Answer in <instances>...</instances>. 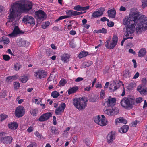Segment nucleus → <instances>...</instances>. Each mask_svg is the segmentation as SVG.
<instances>
[{"label": "nucleus", "instance_id": "1", "mask_svg": "<svg viewBox=\"0 0 147 147\" xmlns=\"http://www.w3.org/2000/svg\"><path fill=\"white\" fill-rule=\"evenodd\" d=\"M32 7V3L25 0H20L13 3L11 6L6 25L16 26L19 20L18 17L22 13L28 12Z\"/></svg>", "mask_w": 147, "mask_h": 147}, {"label": "nucleus", "instance_id": "2", "mask_svg": "<svg viewBox=\"0 0 147 147\" xmlns=\"http://www.w3.org/2000/svg\"><path fill=\"white\" fill-rule=\"evenodd\" d=\"M139 12L136 11L130 13L129 16L125 17L123 24L125 25H130L129 27L134 28L136 25V33L140 34L147 30V17L144 15L139 16Z\"/></svg>", "mask_w": 147, "mask_h": 147}, {"label": "nucleus", "instance_id": "3", "mask_svg": "<svg viewBox=\"0 0 147 147\" xmlns=\"http://www.w3.org/2000/svg\"><path fill=\"white\" fill-rule=\"evenodd\" d=\"M88 100L85 97L75 98L73 103L75 107L79 110L84 109L87 106Z\"/></svg>", "mask_w": 147, "mask_h": 147}, {"label": "nucleus", "instance_id": "4", "mask_svg": "<svg viewBox=\"0 0 147 147\" xmlns=\"http://www.w3.org/2000/svg\"><path fill=\"white\" fill-rule=\"evenodd\" d=\"M135 102L134 98L133 97H124L121 100V105L125 109L130 110L133 108V105Z\"/></svg>", "mask_w": 147, "mask_h": 147}, {"label": "nucleus", "instance_id": "5", "mask_svg": "<svg viewBox=\"0 0 147 147\" xmlns=\"http://www.w3.org/2000/svg\"><path fill=\"white\" fill-rule=\"evenodd\" d=\"M111 39L109 38L105 42V45L107 48L111 49H113L116 46L118 40V37L116 35L113 36L112 40L110 42Z\"/></svg>", "mask_w": 147, "mask_h": 147}, {"label": "nucleus", "instance_id": "6", "mask_svg": "<svg viewBox=\"0 0 147 147\" xmlns=\"http://www.w3.org/2000/svg\"><path fill=\"white\" fill-rule=\"evenodd\" d=\"M93 119L95 123L102 126L106 125L107 123V120L103 115H102L101 116H96L94 117Z\"/></svg>", "mask_w": 147, "mask_h": 147}, {"label": "nucleus", "instance_id": "7", "mask_svg": "<svg viewBox=\"0 0 147 147\" xmlns=\"http://www.w3.org/2000/svg\"><path fill=\"white\" fill-rule=\"evenodd\" d=\"M36 17L38 23L40 24L46 18V14L42 10H39L35 12Z\"/></svg>", "mask_w": 147, "mask_h": 147}, {"label": "nucleus", "instance_id": "8", "mask_svg": "<svg viewBox=\"0 0 147 147\" xmlns=\"http://www.w3.org/2000/svg\"><path fill=\"white\" fill-rule=\"evenodd\" d=\"M119 112L118 108L116 107H112L111 108H107L104 111L105 114L109 116L115 115Z\"/></svg>", "mask_w": 147, "mask_h": 147}, {"label": "nucleus", "instance_id": "9", "mask_svg": "<svg viewBox=\"0 0 147 147\" xmlns=\"http://www.w3.org/2000/svg\"><path fill=\"white\" fill-rule=\"evenodd\" d=\"M134 28L129 27L126 26L124 28V31L125 32L124 37L128 39H132L133 37H132L133 32V28Z\"/></svg>", "mask_w": 147, "mask_h": 147}, {"label": "nucleus", "instance_id": "10", "mask_svg": "<svg viewBox=\"0 0 147 147\" xmlns=\"http://www.w3.org/2000/svg\"><path fill=\"white\" fill-rule=\"evenodd\" d=\"M116 101L115 98L109 96L107 99H105V101L103 102V103L105 107H112L115 105Z\"/></svg>", "mask_w": 147, "mask_h": 147}, {"label": "nucleus", "instance_id": "11", "mask_svg": "<svg viewBox=\"0 0 147 147\" xmlns=\"http://www.w3.org/2000/svg\"><path fill=\"white\" fill-rule=\"evenodd\" d=\"M25 113L24 107L20 106L16 108L15 111L16 116L18 117H22L24 115Z\"/></svg>", "mask_w": 147, "mask_h": 147}, {"label": "nucleus", "instance_id": "12", "mask_svg": "<svg viewBox=\"0 0 147 147\" xmlns=\"http://www.w3.org/2000/svg\"><path fill=\"white\" fill-rule=\"evenodd\" d=\"M66 105L63 102H62L59 105V106L57 108H56L55 111V113L57 115H61L62 113H63Z\"/></svg>", "mask_w": 147, "mask_h": 147}, {"label": "nucleus", "instance_id": "13", "mask_svg": "<svg viewBox=\"0 0 147 147\" xmlns=\"http://www.w3.org/2000/svg\"><path fill=\"white\" fill-rule=\"evenodd\" d=\"M23 33L20 30L19 28L17 26H15L13 32L8 35L11 38H13L14 37H17L19 35Z\"/></svg>", "mask_w": 147, "mask_h": 147}, {"label": "nucleus", "instance_id": "14", "mask_svg": "<svg viewBox=\"0 0 147 147\" xmlns=\"http://www.w3.org/2000/svg\"><path fill=\"white\" fill-rule=\"evenodd\" d=\"M34 76L37 78L41 79L46 77L47 74L45 71L40 69L35 72Z\"/></svg>", "mask_w": 147, "mask_h": 147}, {"label": "nucleus", "instance_id": "15", "mask_svg": "<svg viewBox=\"0 0 147 147\" xmlns=\"http://www.w3.org/2000/svg\"><path fill=\"white\" fill-rule=\"evenodd\" d=\"M23 21L26 23H28L33 25L35 24L34 19L32 16H25L23 18Z\"/></svg>", "mask_w": 147, "mask_h": 147}, {"label": "nucleus", "instance_id": "16", "mask_svg": "<svg viewBox=\"0 0 147 147\" xmlns=\"http://www.w3.org/2000/svg\"><path fill=\"white\" fill-rule=\"evenodd\" d=\"M66 13L67 16H60L57 19L55 20V21L58 22L64 19L68 18L70 17V16H74V11L68 10L66 11Z\"/></svg>", "mask_w": 147, "mask_h": 147}, {"label": "nucleus", "instance_id": "17", "mask_svg": "<svg viewBox=\"0 0 147 147\" xmlns=\"http://www.w3.org/2000/svg\"><path fill=\"white\" fill-rule=\"evenodd\" d=\"M105 11L104 8L101 7L98 9L94 11L92 14V16L93 17L96 18L101 16L103 14Z\"/></svg>", "mask_w": 147, "mask_h": 147}, {"label": "nucleus", "instance_id": "18", "mask_svg": "<svg viewBox=\"0 0 147 147\" xmlns=\"http://www.w3.org/2000/svg\"><path fill=\"white\" fill-rule=\"evenodd\" d=\"M13 138L10 136L3 137L1 142L3 143L6 144H10L12 142Z\"/></svg>", "mask_w": 147, "mask_h": 147}, {"label": "nucleus", "instance_id": "19", "mask_svg": "<svg viewBox=\"0 0 147 147\" xmlns=\"http://www.w3.org/2000/svg\"><path fill=\"white\" fill-rule=\"evenodd\" d=\"M51 116L52 114L51 113H47L41 116L39 120L40 121H43L48 120Z\"/></svg>", "mask_w": 147, "mask_h": 147}, {"label": "nucleus", "instance_id": "20", "mask_svg": "<svg viewBox=\"0 0 147 147\" xmlns=\"http://www.w3.org/2000/svg\"><path fill=\"white\" fill-rule=\"evenodd\" d=\"M89 8L90 6H89L83 7L78 5L75 6L74 7V9L75 10L78 11H84L88 9Z\"/></svg>", "mask_w": 147, "mask_h": 147}, {"label": "nucleus", "instance_id": "21", "mask_svg": "<svg viewBox=\"0 0 147 147\" xmlns=\"http://www.w3.org/2000/svg\"><path fill=\"white\" fill-rule=\"evenodd\" d=\"M115 135L114 133H109L107 136V139L108 143H110L115 139Z\"/></svg>", "mask_w": 147, "mask_h": 147}, {"label": "nucleus", "instance_id": "22", "mask_svg": "<svg viewBox=\"0 0 147 147\" xmlns=\"http://www.w3.org/2000/svg\"><path fill=\"white\" fill-rule=\"evenodd\" d=\"M146 54V51L145 48H142L139 51L138 55L139 57H142L144 56Z\"/></svg>", "mask_w": 147, "mask_h": 147}, {"label": "nucleus", "instance_id": "23", "mask_svg": "<svg viewBox=\"0 0 147 147\" xmlns=\"http://www.w3.org/2000/svg\"><path fill=\"white\" fill-rule=\"evenodd\" d=\"M122 123L124 124H126L127 123V121L126 120L124 119L122 117H119L115 119V123L117 125L118 123Z\"/></svg>", "mask_w": 147, "mask_h": 147}, {"label": "nucleus", "instance_id": "24", "mask_svg": "<svg viewBox=\"0 0 147 147\" xmlns=\"http://www.w3.org/2000/svg\"><path fill=\"white\" fill-rule=\"evenodd\" d=\"M8 126L9 128L10 129L14 130L17 128L18 125L15 122H11L8 124Z\"/></svg>", "mask_w": 147, "mask_h": 147}, {"label": "nucleus", "instance_id": "25", "mask_svg": "<svg viewBox=\"0 0 147 147\" xmlns=\"http://www.w3.org/2000/svg\"><path fill=\"white\" fill-rule=\"evenodd\" d=\"M78 89V88L77 86H75L70 88L68 90V94L70 95L76 92Z\"/></svg>", "mask_w": 147, "mask_h": 147}, {"label": "nucleus", "instance_id": "26", "mask_svg": "<svg viewBox=\"0 0 147 147\" xmlns=\"http://www.w3.org/2000/svg\"><path fill=\"white\" fill-rule=\"evenodd\" d=\"M69 58V55L67 54H64L61 56V60L65 62H67Z\"/></svg>", "mask_w": 147, "mask_h": 147}, {"label": "nucleus", "instance_id": "27", "mask_svg": "<svg viewBox=\"0 0 147 147\" xmlns=\"http://www.w3.org/2000/svg\"><path fill=\"white\" fill-rule=\"evenodd\" d=\"M109 16L111 18H114L115 16L116 11L115 10L111 9L107 11Z\"/></svg>", "mask_w": 147, "mask_h": 147}, {"label": "nucleus", "instance_id": "28", "mask_svg": "<svg viewBox=\"0 0 147 147\" xmlns=\"http://www.w3.org/2000/svg\"><path fill=\"white\" fill-rule=\"evenodd\" d=\"M17 45L19 46H25L26 41L22 39H19L17 40Z\"/></svg>", "mask_w": 147, "mask_h": 147}, {"label": "nucleus", "instance_id": "29", "mask_svg": "<svg viewBox=\"0 0 147 147\" xmlns=\"http://www.w3.org/2000/svg\"><path fill=\"white\" fill-rule=\"evenodd\" d=\"M0 42L3 43L4 44H8L10 42L9 39L6 36L1 37L0 40Z\"/></svg>", "mask_w": 147, "mask_h": 147}, {"label": "nucleus", "instance_id": "30", "mask_svg": "<svg viewBox=\"0 0 147 147\" xmlns=\"http://www.w3.org/2000/svg\"><path fill=\"white\" fill-rule=\"evenodd\" d=\"M119 85H116L114 86V85H113L112 84H110V86L109 87V89L110 90L111 92H113L115 91L117 89H118L119 87V84H118Z\"/></svg>", "mask_w": 147, "mask_h": 147}, {"label": "nucleus", "instance_id": "31", "mask_svg": "<svg viewBox=\"0 0 147 147\" xmlns=\"http://www.w3.org/2000/svg\"><path fill=\"white\" fill-rule=\"evenodd\" d=\"M129 127L127 125H124L119 129V131L121 133L126 132L128 130Z\"/></svg>", "mask_w": 147, "mask_h": 147}, {"label": "nucleus", "instance_id": "32", "mask_svg": "<svg viewBox=\"0 0 147 147\" xmlns=\"http://www.w3.org/2000/svg\"><path fill=\"white\" fill-rule=\"evenodd\" d=\"M92 62L89 61L87 62H84L83 63L82 66V68H85L90 66L92 64Z\"/></svg>", "mask_w": 147, "mask_h": 147}, {"label": "nucleus", "instance_id": "33", "mask_svg": "<svg viewBox=\"0 0 147 147\" xmlns=\"http://www.w3.org/2000/svg\"><path fill=\"white\" fill-rule=\"evenodd\" d=\"M88 54V53L85 51H82L79 54L78 57L80 58H82L87 56Z\"/></svg>", "mask_w": 147, "mask_h": 147}, {"label": "nucleus", "instance_id": "34", "mask_svg": "<svg viewBox=\"0 0 147 147\" xmlns=\"http://www.w3.org/2000/svg\"><path fill=\"white\" fill-rule=\"evenodd\" d=\"M16 78L15 75L7 77L6 79V81L7 82H9L15 80Z\"/></svg>", "mask_w": 147, "mask_h": 147}, {"label": "nucleus", "instance_id": "35", "mask_svg": "<svg viewBox=\"0 0 147 147\" xmlns=\"http://www.w3.org/2000/svg\"><path fill=\"white\" fill-rule=\"evenodd\" d=\"M38 110L37 109H32L30 111V113L33 116H35L38 113Z\"/></svg>", "mask_w": 147, "mask_h": 147}, {"label": "nucleus", "instance_id": "36", "mask_svg": "<svg viewBox=\"0 0 147 147\" xmlns=\"http://www.w3.org/2000/svg\"><path fill=\"white\" fill-rule=\"evenodd\" d=\"M50 24V23L48 21L43 22L42 24L41 27L44 29H45L49 26Z\"/></svg>", "mask_w": 147, "mask_h": 147}, {"label": "nucleus", "instance_id": "37", "mask_svg": "<svg viewBox=\"0 0 147 147\" xmlns=\"http://www.w3.org/2000/svg\"><path fill=\"white\" fill-rule=\"evenodd\" d=\"M59 95V93L56 91L53 92L51 94V96L54 98L57 97Z\"/></svg>", "mask_w": 147, "mask_h": 147}, {"label": "nucleus", "instance_id": "38", "mask_svg": "<svg viewBox=\"0 0 147 147\" xmlns=\"http://www.w3.org/2000/svg\"><path fill=\"white\" fill-rule=\"evenodd\" d=\"M135 86V83L134 82H132L128 84V85L127 86V88L128 90H131Z\"/></svg>", "mask_w": 147, "mask_h": 147}, {"label": "nucleus", "instance_id": "39", "mask_svg": "<svg viewBox=\"0 0 147 147\" xmlns=\"http://www.w3.org/2000/svg\"><path fill=\"white\" fill-rule=\"evenodd\" d=\"M21 65L18 63H16L14 64V69L16 71H18L21 67Z\"/></svg>", "mask_w": 147, "mask_h": 147}, {"label": "nucleus", "instance_id": "40", "mask_svg": "<svg viewBox=\"0 0 147 147\" xmlns=\"http://www.w3.org/2000/svg\"><path fill=\"white\" fill-rule=\"evenodd\" d=\"M28 80V78L27 76H24L22 77L20 79V81L22 83H26L27 82Z\"/></svg>", "mask_w": 147, "mask_h": 147}, {"label": "nucleus", "instance_id": "41", "mask_svg": "<svg viewBox=\"0 0 147 147\" xmlns=\"http://www.w3.org/2000/svg\"><path fill=\"white\" fill-rule=\"evenodd\" d=\"M141 7L144 8L147 6V0H142Z\"/></svg>", "mask_w": 147, "mask_h": 147}, {"label": "nucleus", "instance_id": "42", "mask_svg": "<svg viewBox=\"0 0 147 147\" xmlns=\"http://www.w3.org/2000/svg\"><path fill=\"white\" fill-rule=\"evenodd\" d=\"M134 100H135V102L133 105H135L136 103H139L141 102L143 100L142 98L140 97L137 98L136 99H134Z\"/></svg>", "mask_w": 147, "mask_h": 147}, {"label": "nucleus", "instance_id": "43", "mask_svg": "<svg viewBox=\"0 0 147 147\" xmlns=\"http://www.w3.org/2000/svg\"><path fill=\"white\" fill-rule=\"evenodd\" d=\"M51 131L53 134H56L58 133L57 129L55 127H52L51 129Z\"/></svg>", "mask_w": 147, "mask_h": 147}, {"label": "nucleus", "instance_id": "44", "mask_svg": "<svg viewBox=\"0 0 147 147\" xmlns=\"http://www.w3.org/2000/svg\"><path fill=\"white\" fill-rule=\"evenodd\" d=\"M118 84H119L120 86L121 85H122L123 88V91L122 93V94H121V96H123L125 95V88L124 87V84L122 83V82L120 81H119V82L118 83Z\"/></svg>", "mask_w": 147, "mask_h": 147}, {"label": "nucleus", "instance_id": "45", "mask_svg": "<svg viewBox=\"0 0 147 147\" xmlns=\"http://www.w3.org/2000/svg\"><path fill=\"white\" fill-rule=\"evenodd\" d=\"M66 83V81L65 80L62 79H61L59 83V86H63Z\"/></svg>", "mask_w": 147, "mask_h": 147}, {"label": "nucleus", "instance_id": "46", "mask_svg": "<svg viewBox=\"0 0 147 147\" xmlns=\"http://www.w3.org/2000/svg\"><path fill=\"white\" fill-rule=\"evenodd\" d=\"M3 57L4 60L5 61H9L10 59V56L7 55H3Z\"/></svg>", "mask_w": 147, "mask_h": 147}, {"label": "nucleus", "instance_id": "47", "mask_svg": "<svg viewBox=\"0 0 147 147\" xmlns=\"http://www.w3.org/2000/svg\"><path fill=\"white\" fill-rule=\"evenodd\" d=\"M140 93L142 95H146L147 94V89L143 88L141 91Z\"/></svg>", "mask_w": 147, "mask_h": 147}, {"label": "nucleus", "instance_id": "48", "mask_svg": "<svg viewBox=\"0 0 147 147\" xmlns=\"http://www.w3.org/2000/svg\"><path fill=\"white\" fill-rule=\"evenodd\" d=\"M7 115L5 114H1L0 115V120L3 121L7 117Z\"/></svg>", "mask_w": 147, "mask_h": 147}, {"label": "nucleus", "instance_id": "49", "mask_svg": "<svg viewBox=\"0 0 147 147\" xmlns=\"http://www.w3.org/2000/svg\"><path fill=\"white\" fill-rule=\"evenodd\" d=\"M20 87V83L18 82H15L14 83V88L15 89H18Z\"/></svg>", "mask_w": 147, "mask_h": 147}, {"label": "nucleus", "instance_id": "50", "mask_svg": "<svg viewBox=\"0 0 147 147\" xmlns=\"http://www.w3.org/2000/svg\"><path fill=\"white\" fill-rule=\"evenodd\" d=\"M105 95V93L103 90H102L100 92V98H103Z\"/></svg>", "mask_w": 147, "mask_h": 147}, {"label": "nucleus", "instance_id": "51", "mask_svg": "<svg viewBox=\"0 0 147 147\" xmlns=\"http://www.w3.org/2000/svg\"><path fill=\"white\" fill-rule=\"evenodd\" d=\"M42 98H39V99H35V103L37 104H39L40 102H42Z\"/></svg>", "mask_w": 147, "mask_h": 147}, {"label": "nucleus", "instance_id": "52", "mask_svg": "<svg viewBox=\"0 0 147 147\" xmlns=\"http://www.w3.org/2000/svg\"><path fill=\"white\" fill-rule=\"evenodd\" d=\"M83 79L84 78H83L79 77L75 80V81L76 82H78L82 81Z\"/></svg>", "mask_w": 147, "mask_h": 147}, {"label": "nucleus", "instance_id": "53", "mask_svg": "<svg viewBox=\"0 0 147 147\" xmlns=\"http://www.w3.org/2000/svg\"><path fill=\"white\" fill-rule=\"evenodd\" d=\"M129 70H125V73L124 74V76L126 77H129L130 76H129Z\"/></svg>", "mask_w": 147, "mask_h": 147}, {"label": "nucleus", "instance_id": "54", "mask_svg": "<svg viewBox=\"0 0 147 147\" xmlns=\"http://www.w3.org/2000/svg\"><path fill=\"white\" fill-rule=\"evenodd\" d=\"M27 147H36V144L34 142L31 143L28 145Z\"/></svg>", "mask_w": 147, "mask_h": 147}, {"label": "nucleus", "instance_id": "55", "mask_svg": "<svg viewBox=\"0 0 147 147\" xmlns=\"http://www.w3.org/2000/svg\"><path fill=\"white\" fill-rule=\"evenodd\" d=\"M142 83L144 85L146 84L147 82V79L146 78H143L142 80Z\"/></svg>", "mask_w": 147, "mask_h": 147}, {"label": "nucleus", "instance_id": "56", "mask_svg": "<svg viewBox=\"0 0 147 147\" xmlns=\"http://www.w3.org/2000/svg\"><path fill=\"white\" fill-rule=\"evenodd\" d=\"M34 134L36 136L38 137V138H41V135L38 132H36L34 133Z\"/></svg>", "mask_w": 147, "mask_h": 147}, {"label": "nucleus", "instance_id": "57", "mask_svg": "<svg viewBox=\"0 0 147 147\" xmlns=\"http://www.w3.org/2000/svg\"><path fill=\"white\" fill-rule=\"evenodd\" d=\"M96 86L97 88H102V85L100 82H98L96 84Z\"/></svg>", "mask_w": 147, "mask_h": 147}, {"label": "nucleus", "instance_id": "58", "mask_svg": "<svg viewBox=\"0 0 147 147\" xmlns=\"http://www.w3.org/2000/svg\"><path fill=\"white\" fill-rule=\"evenodd\" d=\"M100 29V32H101V33H102L105 34L107 33V30L104 28Z\"/></svg>", "mask_w": 147, "mask_h": 147}, {"label": "nucleus", "instance_id": "59", "mask_svg": "<svg viewBox=\"0 0 147 147\" xmlns=\"http://www.w3.org/2000/svg\"><path fill=\"white\" fill-rule=\"evenodd\" d=\"M114 23L113 22H110L107 23V25L109 27H112L113 26Z\"/></svg>", "mask_w": 147, "mask_h": 147}, {"label": "nucleus", "instance_id": "60", "mask_svg": "<svg viewBox=\"0 0 147 147\" xmlns=\"http://www.w3.org/2000/svg\"><path fill=\"white\" fill-rule=\"evenodd\" d=\"M119 10L120 11H125L126 10V8L123 6H121Z\"/></svg>", "mask_w": 147, "mask_h": 147}, {"label": "nucleus", "instance_id": "61", "mask_svg": "<svg viewBox=\"0 0 147 147\" xmlns=\"http://www.w3.org/2000/svg\"><path fill=\"white\" fill-rule=\"evenodd\" d=\"M138 123L137 121H135L132 123V126L133 127H135L136 126L137 124Z\"/></svg>", "mask_w": 147, "mask_h": 147}, {"label": "nucleus", "instance_id": "62", "mask_svg": "<svg viewBox=\"0 0 147 147\" xmlns=\"http://www.w3.org/2000/svg\"><path fill=\"white\" fill-rule=\"evenodd\" d=\"M140 75L139 73L138 72H137L135 74L133 77V79H136L138 78Z\"/></svg>", "mask_w": 147, "mask_h": 147}, {"label": "nucleus", "instance_id": "63", "mask_svg": "<svg viewBox=\"0 0 147 147\" xmlns=\"http://www.w3.org/2000/svg\"><path fill=\"white\" fill-rule=\"evenodd\" d=\"M83 13L82 12H78L74 11V16H76L80 15Z\"/></svg>", "mask_w": 147, "mask_h": 147}, {"label": "nucleus", "instance_id": "64", "mask_svg": "<svg viewBox=\"0 0 147 147\" xmlns=\"http://www.w3.org/2000/svg\"><path fill=\"white\" fill-rule=\"evenodd\" d=\"M33 131V127L31 126L30 127L27 129V131L29 132H31L32 131Z\"/></svg>", "mask_w": 147, "mask_h": 147}]
</instances>
